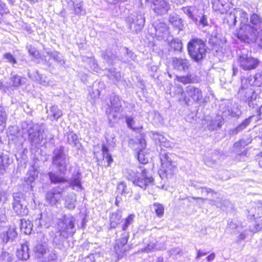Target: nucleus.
<instances>
[{"label": "nucleus", "instance_id": "1", "mask_svg": "<svg viewBox=\"0 0 262 262\" xmlns=\"http://www.w3.org/2000/svg\"><path fill=\"white\" fill-rule=\"evenodd\" d=\"M241 27L237 37L246 43H256L262 48L261 17H239Z\"/></svg>", "mask_w": 262, "mask_h": 262}, {"label": "nucleus", "instance_id": "2", "mask_svg": "<svg viewBox=\"0 0 262 262\" xmlns=\"http://www.w3.org/2000/svg\"><path fill=\"white\" fill-rule=\"evenodd\" d=\"M125 176L134 185L143 190H145L148 186L154 184V178L143 166H139L136 169H126Z\"/></svg>", "mask_w": 262, "mask_h": 262}, {"label": "nucleus", "instance_id": "3", "mask_svg": "<svg viewBox=\"0 0 262 262\" xmlns=\"http://www.w3.org/2000/svg\"><path fill=\"white\" fill-rule=\"evenodd\" d=\"M51 183L60 184L61 186H64L65 190L68 187L78 191L83 189L81 183V174L78 171H74L71 178L68 180L64 177L60 176L57 172L50 171L48 173Z\"/></svg>", "mask_w": 262, "mask_h": 262}, {"label": "nucleus", "instance_id": "4", "mask_svg": "<svg viewBox=\"0 0 262 262\" xmlns=\"http://www.w3.org/2000/svg\"><path fill=\"white\" fill-rule=\"evenodd\" d=\"M75 218L71 214L64 215L57 224V233L54 239L56 245H60L69 237L72 236L75 232Z\"/></svg>", "mask_w": 262, "mask_h": 262}, {"label": "nucleus", "instance_id": "5", "mask_svg": "<svg viewBox=\"0 0 262 262\" xmlns=\"http://www.w3.org/2000/svg\"><path fill=\"white\" fill-rule=\"evenodd\" d=\"M241 82L242 85L237 93L238 98L247 103L250 107L253 108L258 106L260 97L252 89L250 81L245 79H242Z\"/></svg>", "mask_w": 262, "mask_h": 262}, {"label": "nucleus", "instance_id": "6", "mask_svg": "<svg viewBox=\"0 0 262 262\" xmlns=\"http://www.w3.org/2000/svg\"><path fill=\"white\" fill-rule=\"evenodd\" d=\"M123 102V100L118 95L114 93L110 95L105 113L110 126L113 127L115 122L117 121L118 118L117 114L122 112Z\"/></svg>", "mask_w": 262, "mask_h": 262}, {"label": "nucleus", "instance_id": "7", "mask_svg": "<svg viewBox=\"0 0 262 262\" xmlns=\"http://www.w3.org/2000/svg\"><path fill=\"white\" fill-rule=\"evenodd\" d=\"M187 50L190 58L195 62H199L206 56V49L204 42L199 38H193L187 45Z\"/></svg>", "mask_w": 262, "mask_h": 262}, {"label": "nucleus", "instance_id": "8", "mask_svg": "<svg viewBox=\"0 0 262 262\" xmlns=\"http://www.w3.org/2000/svg\"><path fill=\"white\" fill-rule=\"evenodd\" d=\"M171 156H172L171 154L164 152L160 154L161 166L159 171V174L162 179L170 178L177 172V168L176 163L172 161Z\"/></svg>", "mask_w": 262, "mask_h": 262}, {"label": "nucleus", "instance_id": "9", "mask_svg": "<svg viewBox=\"0 0 262 262\" xmlns=\"http://www.w3.org/2000/svg\"><path fill=\"white\" fill-rule=\"evenodd\" d=\"M238 63L239 67L244 70L249 71L256 69L259 64L257 58L252 57L251 52L247 49L243 48L237 51Z\"/></svg>", "mask_w": 262, "mask_h": 262}, {"label": "nucleus", "instance_id": "10", "mask_svg": "<svg viewBox=\"0 0 262 262\" xmlns=\"http://www.w3.org/2000/svg\"><path fill=\"white\" fill-rule=\"evenodd\" d=\"M194 187L200 190L202 195L208 196L210 202V204L215 205L217 207L220 208L222 210H224L230 205V202L228 200L220 198L219 196L220 195L217 192H214L212 189L206 187H196L195 185Z\"/></svg>", "mask_w": 262, "mask_h": 262}, {"label": "nucleus", "instance_id": "11", "mask_svg": "<svg viewBox=\"0 0 262 262\" xmlns=\"http://www.w3.org/2000/svg\"><path fill=\"white\" fill-rule=\"evenodd\" d=\"M27 126V131L28 132L29 140L32 146H36L40 144L42 139L40 136V130L41 127L38 124H33L32 123H24L23 124V130L25 132V127Z\"/></svg>", "mask_w": 262, "mask_h": 262}, {"label": "nucleus", "instance_id": "12", "mask_svg": "<svg viewBox=\"0 0 262 262\" xmlns=\"http://www.w3.org/2000/svg\"><path fill=\"white\" fill-rule=\"evenodd\" d=\"M64 191L65 188L60 185L53 187L46 193V201L51 206L56 205L61 200L62 193Z\"/></svg>", "mask_w": 262, "mask_h": 262}, {"label": "nucleus", "instance_id": "13", "mask_svg": "<svg viewBox=\"0 0 262 262\" xmlns=\"http://www.w3.org/2000/svg\"><path fill=\"white\" fill-rule=\"evenodd\" d=\"M44 60L45 63L49 68H54L52 60H53L59 65H63L64 63V60L62 54L57 51L47 52V55L45 56Z\"/></svg>", "mask_w": 262, "mask_h": 262}, {"label": "nucleus", "instance_id": "14", "mask_svg": "<svg viewBox=\"0 0 262 262\" xmlns=\"http://www.w3.org/2000/svg\"><path fill=\"white\" fill-rule=\"evenodd\" d=\"M172 66L173 69L180 72H187L190 67V61L184 58L173 57L172 59Z\"/></svg>", "mask_w": 262, "mask_h": 262}, {"label": "nucleus", "instance_id": "15", "mask_svg": "<svg viewBox=\"0 0 262 262\" xmlns=\"http://www.w3.org/2000/svg\"><path fill=\"white\" fill-rule=\"evenodd\" d=\"M69 164L68 157L52 159V164L58 169L60 174H66Z\"/></svg>", "mask_w": 262, "mask_h": 262}, {"label": "nucleus", "instance_id": "16", "mask_svg": "<svg viewBox=\"0 0 262 262\" xmlns=\"http://www.w3.org/2000/svg\"><path fill=\"white\" fill-rule=\"evenodd\" d=\"M185 93L187 98H191L194 102H198L203 97L202 91L199 88L192 85H188L185 88Z\"/></svg>", "mask_w": 262, "mask_h": 262}, {"label": "nucleus", "instance_id": "17", "mask_svg": "<svg viewBox=\"0 0 262 262\" xmlns=\"http://www.w3.org/2000/svg\"><path fill=\"white\" fill-rule=\"evenodd\" d=\"M129 28L133 31H140L144 26L145 17H127Z\"/></svg>", "mask_w": 262, "mask_h": 262}, {"label": "nucleus", "instance_id": "18", "mask_svg": "<svg viewBox=\"0 0 262 262\" xmlns=\"http://www.w3.org/2000/svg\"><path fill=\"white\" fill-rule=\"evenodd\" d=\"M17 236L16 228H9L6 231L2 232L0 234V238L3 243L13 242Z\"/></svg>", "mask_w": 262, "mask_h": 262}, {"label": "nucleus", "instance_id": "19", "mask_svg": "<svg viewBox=\"0 0 262 262\" xmlns=\"http://www.w3.org/2000/svg\"><path fill=\"white\" fill-rule=\"evenodd\" d=\"M223 120L222 116H216L210 120H208L207 127L210 131L220 129L223 125Z\"/></svg>", "mask_w": 262, "mask_h": 262}, {"label": "nucleus", "instance_id": "20", "mask_svg": "<svg viewBox=\"0 0 262 262\" xmlns=\"http://www.w3.org/2000/svg\"><path fill=\"white\" fill-rule=\"evenodd\" d=\"M176 79L184 84L197 83L200 81L199 78L194 74H188L182 76H177Z\"/></svg>", "mask_w": 262, "mask_h": 262}, {"label": "nucleus", "instance_id": "21", "mask_svg": "<svg viewBox=\"0 0 262 262\" xmlns=\"http://www.w3.org/2000/svg\"><path fill=\"white\" fill-rule=\"evenodd\" d=\"M242 114V111L237 107H228L222 112V117L226 118L238 119Z\"/></svg>", "mask_w": 262, "mask_h": 262}, {"label": "nucleus", "instance_id": "22", "mask_svg": "<svg viewBox=\"0 0 262 262\" xmlns=\"http://www.w3.org/2000/svg\"><path fill=\"white\" fill-rule=\"evenodd\" d=\"M29 244L27 242L21 244L20 247L17 249L16 252V256L19 259L26 260L29 258Z\"/></svg>", "mask_w": 262, "mask_h": 262}, {"label": "nucleus", "instance_id": "23", "mask_svg": "<svg viewBox=\"0 0 262 262\" xmlns=\"http://www.w3.org/2000/svg\"><path fill=\"white\" fill-rule=\"evenodd\" d=\"M120 53L122 55L119 57V60L124 62H128L136 59V55L127 48L123 47L120 49Z\"/></svg>", "mask_w": 262, "mask_h": 262}, {"label": "nucleus", "instance_id": "24", "mask_svg": "<svg viewBox=\"0 0 262 262\" xmlns=\"http://www.w3.org/2000/svg\"><path fill=\"white\" fill-rule=\"evenodd\" d=\"M252 118L253 116H250L248 118H246L236 127L231 129L229 131V134L231 136H233L242 132L250 124Z\"/></svg>", "mask_w": 262, "mask_h": 262}, {"label": "nucleus", "instance_id": "25", "mask_svg": "<svg viewBox=\"0 0 262 262\" xmlns=\"http://www.w3.org/2000/svg\"><path fill=\"white\" fill-rule=\"evenodd\" d=\"M67 142L68 143L73 144L78 149H82V145L80 142L77 135L71 132L67 134Z\"/></svg>", "mask_w": 262, "mask_h": 262}, {"label": "nucleus", "instance_id": "26", "mask_svg": "<svg viewBox=\"0 0 262 262\" xmlns=\"http://www.w3.org/2000/svg\"><path fill=\"white\" fill-rule=\"evenodd\" d=\"M151 138L155 141L156 143L160 144L161 146L165 147L170 146L169 142L167 141V139L159 132L151 131L150 132Z\"/></svg>", "mask_w": 262, "mask_h": 262}, {"label": "nucleus", "instance_id": "27", "mask_svg": "<svg viewBox=\"0 0 262 262\" xmlns=\"http://www.w3.org/2000/svg\"><path fill=\"white\" fill-rule=\"evenodd\" d=\"M10 164V159L9 156L4 153H0V175L5 173Z\"/></svg>", "mask_w": 262, "mask_h": 262}, {"label": "nucleus", "instance_id": "28", "mask_svg": "<svg viewBox=\"0 0 262 262\" xmlns=\"http://www.w3.org/2000/svg\"><path fill=\"white\" fill-rule=\"evenodd\" d=\"M35 256L40 258L47 253L48 250L47 244L46 243L38 242L34 249Z\"/></svg>", "mask_w": 262, "mask_h": 262}, {"label": "nucleus", "instance_id": "29", "mask_svg": "<svg viewBox=\"0 0 262 262\" xmlns=\"http://www.w3.org/2000/svg\"><path fill=\"white\" fill-rule=\"evenodd\" d=\"M102 56L105 61L109 64H113L115 61L119 58L116 55V52L110 49H107L102 54Z\"/></svg>", "mask_w": 262, "mask_h": 262}, {"label": "nucleus", "instance_id": "30", "mask_svg": "<svg viewBox=\"0 0 262 262\" xmlns=\"http://www.w3.org/2000/svg\"><path fill=\"white\" fill-rule=\"evenodd\" d=\"M13 208L14 212L18 215L24 216L28 214V209L26 202L13 205Z\"/></svg>", "mask_w": 262, "mask_h": 262}, {"label": "nucleus", "instance_id": "31", "mask_svg": "<svg viewBox=\"0 0 262 262\" xmlns=\"http://www.w3.org/2000/svg\"><path fill=\"white\" fill-rule=\"evenodd\" d=\"M62 115V111L56 105L50 107L48 117L52 121L57 120Z\"/></svg>", "mask_w": 262, "mask_h": 262}, {"label": "nucleus", "instance_id": "32", "mask_svg": "<svg viewBox=\"0 0 262 262\" xmlns=\"http://www.w3.org/2000/svg\"><path fill=\"white\" fill-rule=\"evenodd\" d=\"M122 215L118 212H114L110 217V224L111 229H115L118 225L120 224L121 221Z\"/></svg>", "mask_w": 262, "mask_h": 262}, {"label": "nucleus", "instance_id": "33", "mask_svg": "<svg viewBox=\"0 0 262 262\" xmlns=\"http://www.w3.org/2000/svg\"><path fill=\"white\" fill-rule=\"evenodd\" d=\"M129 237V232L123 231V232L121 234V237L116 241V244L115 247L116 250H117V248H118V249H119L125 245L128 242Z\"/></svg>", "mask_w": 262, "mask_h": 262}, {"label": "nucleus", "instance_id": "34", "mask_svg": "<svg viewBox=\"0 0 262 262\" xmlns=\"http://www.w3.org/2000/svg\"><path fill=\"white\" fill-rule=\"evenodd\" d=\"M32 227L33 225L29 220L25 219H21L20 220V230L25 234H30L31 233Z\"/></svg>", "mask_w": 262, "mask_h": 262}, {"label": "nucleus", "instance_id": "35", "mask_svg": "<svg viewBox=\"0 0 262 262\" xmlns=\"http://www.w3.org/2000/svg\"><path fill=\"white\" fill-rule=\"evenodd\" d=\"M76 195L73 193L68 195L65 198V207L69 209H73L76 206Z\"/></svg>", "mask_w": 262, "mask_h": 262}, {"label": "nucleus", "instance_id": "36", "mask_svg": "<svg viewBox=\"0 0 262 262\" xmlns=\"http://www.w3.org/2000/svg\"><path fill=\"white\" fill-rule=\"evenodd\" d=\"M68 156L64 152V148L63 146L56 147L53 151L52 159L66 158Z\"/></svg>", "mask_w": 262, "mask_h": 262}, {"label": "nucleus", "instance_id": "37", "mask_svg": "<svg viewBox=\"0 0 262 262\" xmlns=\"http://www.w3.org/2000/svg\"><path fill=\"white\" fill-rule=\"evenodd\" d=\"M169 8L170 6L169 4L165 1V5L160 3L159 4V7L158 6L155 7L154 8V10L158 15H161L165 14Z\"/></svg>", "mask_w": 262, "mask_h": 262}, {"label": "nucleus", "instance_id": "38", "mask_svg": "<svg viewBox=\"0 0 262 262\" xmlns=\"http://www.w3.org/2000/svg\"><path fill=\"white\" fill-rule=\"evenodd\" d=\"M169 8L170 6L169 4L165 1V5L160 3L159 4V7L158 6L155 7L154 8V10L158 15H161L165 14Z\"/></svg>", "mask_w": 262, "mask_h": 262}, {"label": "nucleus", "instance_id": "39", "mask_svg": "<svg viewBox=\"0 0 262 262\" xmlns=\"http://www.w3.org/2000/svg\"><path fill=\"white\" fill-rule=\"evenodd\" d=\"M135 218V215L134 214H130L124 220L123 224L121 225L123 231L127 232V230L128 227L133 224Z\"/></svg>", "mask_w": 262, "mask_h": 262}, {"label": "nucleus", "instance_id": "40", "mask_svg": "<svg viewBox=\"0 0 262 262\" xmlns=\"http://www.w3.org/2000/svg\"><path fill=\"white\" fill-rule=\"evenodd\" d=\"M9 86L18 87L22 84V77L17 74H11Z\"/></svg>", "mask_w": 262, "mask_h": 262}, {"label": "nucleus", "instance_id": "41", "mask_svg": "<svg viewBox=\"0 0 262 262\" xmlns=\"http://www.w3.org/2000/svg\"><path fill=\"white\" fill-rule=\"evenodd\" d=\"M176 93L178 96H181L183 98L185 104H188L189 99V98H187V96L186 95V93H184L183 88L181 85L179 84L176 85Z\"/></svg>", "mask_w": 262, "mask_h": 262}, {"label": "nucleus", "instance_id": "42", "mask_svg": "<svg viewBox=\"0 0 262 262\" xmlns=\"http://www.w3.org/2000/svg\"><path fill=\"white\" fill-rule=\"evenodd\" d=\"M42 262H57V255L55 251H48L47 256L43 257Z\"/></svg>", "mask_w": 262, "mask_h": 262}, {"label": "nucleus", "instance_id": "43", "mask_svg": "<svg viewBox=\"0 0 262 262\" xmlns=\"http://www.w3.org/2000/svg\"><path fill=\"white\" fill-rule=\"evenodd\" d=\"M37 172L34 170H30L28 172L26 177L24 178L25 182L28 185L34 182L37 177Z\"/></svg>", "mask_w": 262, "mask_h": 262}, {"label": "nucleus", "instance_id": "44", "mask_svg": "<svg viewBox=\"0 0 262 262\" xmlns=\"http://www.w3.org/2000/svg\"><path fill=\"white\" fill-rule=\"evenodd\" d=\"M40 217L39 219V223L40 226H42L44 223V226H49L52 221L51 216L47 215L46 213H42L40 214Z\"/></svg>", "mask_w": 262, "mask_h": 262}, {"label": "nucleus", "instance_id": "45", "mask_svg": "<svg viewBox=\"0 0 262 262\" xmlns=\"http://www.w3.org/2000/svg\"><path fill=\"white\" fill-rule=\"evenodd\" d=\"M254 80L252 81V79H247L250 81L251 85H254L256 86H260L262 84V72H257L253 77Z\"/></svg>", "mask_w": 262, "mask_h": 262}, {"label": "nucleus", "instance_id": "46", "mask_svg": "<svg viewBox=\"0 0 262 262\" xmlns=\"http://www.w3.org/2000/svg\"><path fill=\"white\" fill-rule=\"evenodd\" d=\"M7 115L4 108L0 107V129L3 130L6 126Z\"/></svg>", "mask_w": 262, "mask_h": 262}, {"label": "nucleus", "instance_id": "47", "mask_svg": "<svg viewBox=\"0 0 262 262\" xmlns=\"http://www.w3.org/2000/svg\"><path fill=\"white\" fill-rule=\"evenodd\" d=\"M107 76L110 79L117 81L120 80L121 78L120 73L116 72L115 68H110L108 70Z\"/></svg>", "mask_w": 262, "mask_h": 262}, {"label": "nucleus", "instance_id": "48", "mask_svg": "<svg viewBox=\"0 0 262 262\" xmlns=\"http://www.w3.org/2000/svg\"><path fill=\"white\" fill-rule=\"evenodd\" d=\"M13 205L21 203H25L26 202L24 194L20 192L13 193Z\"/></svg>", "mask_w": 262, "mask_h": 262}, {"label": "nucleus", "instance_id": "49", "mask_svg": "<svg viewBox=\"0 0 262 262\" xmlns=\"http://www.w3.org/2000/svg\"><path fill=\"white\" fill-rule=\"evenodd\" d=\"M2 260L5 262H11L13 259V254L12 252H7L3 248L1 254Z\"/></svg>", "mask_w": 262, "mask_h": 262}, {"label": "nucleus", "instance_id": "50", "mask_svg": "<svg viewBox=\"0 0 262 262\" xmlns=\"http://www.w3.org/2000/svg\"><path fill=\"white\" fill-rule=\"evenodd\" d=\"M169 45L176 51H180L182 48V42L178 38L172 40Z\"/></svg>", "mask_w": 262, "mask_h": 262}, {"label": "nucleus", "instance_id": "51", "mask_svg": "<svg viewBox=\"0 0 262 262\" xmlns=\"http://www.w3.org/2000/svg\"><path fill=\"white\" fill-rule=\"evenodd\" d=\"M117 190L121 195H125L129 193L130 189L127 187L124 182H122L118 184Z\"/></svg>", "mask_w": 262, "mask_h": 262}, {"label": "nucleus", "instance_id": "52", "mask_svg": "<svg viewBox=\"0 0 262 262\" xmlns=\"http://www.w3.org/2000/svg\"><path fill=\"white\" fill-rule=\"evenodd\" d=\"M75 14L76 15H84L86 14L85 10L83 9L82 3H74Z\"/></svg>", "mask_w": 262, "mask_h": 262}, {"label": "nucleus", "instance_id": "53", "mask_svg": "<svg viewBox=\"0 0 262 262\" xmlns=\"http://www.w3.org/2000/svg\"><path fill=\"white\" fill-rule=\"evenodd\" d=\"M182 10L184 14L188 15V16H194L196 15L197 10L194 7H186L182 8Z\"/></svg>", "mask_w": 262, "mask_h": 262}, {"label": "nucleus", "instance_id": "54", "mask_svg": "<svg viewBox=\"0 0 262 262\" xmlns=\"http://www.w3.org/2000/svg\"><path fill=\"white\" fill-rule=\"evenodd\" d=\"M36 76L34 80L38 81L41 84L43 85H50L49 80L47 77H43L41 75L39 74L38 72L36 73Z\"/></svg>", "mask_w": 262, "mask_h": 262}, {"label": "nucleus", "instance_id": "55", "mask_svg": "<svg viewBox=\"0 0 262 262\" xmlns=\"http://www.w3.org/2000/svg\"><path fill=\"white\" fill-rule=\"evenodd\" d=\"M154 209L158 217H161L163 215L164 208L162 204L158 203H155L154 204Z\"/></svg>", "mask_w": 262, "mask_h": 262}, {"label": "nucleus", "instance_id": "56", "mask_svg": "<svg viewBox=\"0 0 262 262\" xmlns=\"http://www.w3.org/2000/svg\"><path fill=\"white\" fill-rule=\"evenodd\" d=\"M169 21L175 27L181 30L183 27L182 19L180 17H169Z\"/></svg>", "mask_w": 262, "mask_h": 262}, {"label": "nucleus", "instance_id": "57", "mask_svg": "<svg viewBox=\"0 0 262 262\" xmlns=\"http://www.w3.org/2000/svg\"><path fill=\"white\" fill-rule=\"evenodd\" d=\"M3 57L6 59V61L12 64L14 67V65L17 63V61L14 56L10 53H6L4 54Z\"/></svg>", "mask_w": 262, "mask_h": 262}, {"label": "nucleus", "instance_id": "58", "mask_svg": "<svg viewBox=\"0 0 262 262\" xmlns=\"http://www.w3.org/2000/svg\"><path fill=\"white\" fill-rule=\"evenodd\" d=\"M100 92L98 90L95 91H90L88 98L92 103H95L96 99L99 98Z\"/></svg>", "mask_w": 262, "mask_h": 262}, {"label": "nucleus", "instance_id": "59", "mask_svg": "<svg viewBox=\"0 0 262 262\" xmlns=\"http://www.w3.org/2000/svg\"><path fill=\"white\" fill-rule=\"evenodd\" d=\"M27 49L29 54L33 57L35 58H38L39 57V53L35 47L30 45L29 46H27Z\"/></svg>", "mask_w": 262, "mask_h": 262}, {"label": "nucleus", "instance_id": "60", "mask_svg": "<svg viewBox=\"0 0 262 262\" xmlns=\"http://www.w3.org/2000/svg\"><path fill=\"white\" fill-rule=\"evenodd\" d=\"M160 250V248L157 247V244L156 243H150L143 249L142 251L148 253L152 251H157Z\"/></svg>", "mask_w": 262, "mask_h": 262}, {"label": "nucleus", "instance_id": "61", "mask_svg": "<svg viewBox=\"0 0 262 262\" xmlns=\"http://www.w3.org/2000/svg\"><path fill=\"white\" fill-rule=\"evenodd\" d=\"M241 142H240L239 141L238 142H235L234 144L233 148H234V150H235V152L238 155H245L246 154V151L244 150V151L243 152L242 151V150H240L241 149H242V148H243V146H241Z\"/></svg>", "mask_w": 262, "mask_h": 262}, {"label": "nucleus", "instance_id": "62", "mask_svg": "<svg viewBox=\"0 0 262 262\" xmlns=\"http://www.w3.org/2000/svg\"><path fill=\"white\" fill-rule=\"evenodd\" d=\"M107 144L108 146L114 147L116 145L115 136L114 135H112L110 136L106 137Z\"/></svg>", "mask_w": 262, "mask_h": 262}, {"label": "nucleus", "instance_id": "63", "mask_svg": "<svg viewBox=\"0 0 262 262\" xmlns=\"http://www.w3.org/2000/svg\"><path fill=\"white\" fill-rule=\"evenodd\" d=\"M138 159L139 161L142 164H145L148 162V160L145 157L143 150H140L137 154Z\"/></svg>", "mask_w": 262, "mask_h": 262}, {"label": "nucleus", "instance_id": "64", "mask_svg": "<svg viewBox=\"0 0 262 262\" xmlns=\"http://www.w3.org/2000/svg\"><path fill=\"white\" fill-rule=\"evenodd\" d=\"M194 21H196V23L198 25H202L203 27H205L208 25V21L206 17H200L199 20H198L196 17H192Z\"/></svg>", "mask_w": 262, "mask_h": 262}]
</instances>
